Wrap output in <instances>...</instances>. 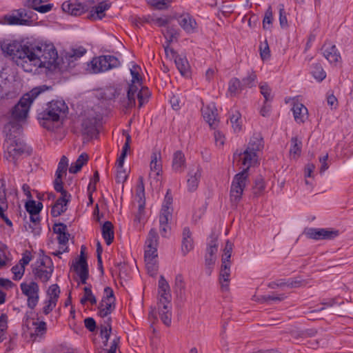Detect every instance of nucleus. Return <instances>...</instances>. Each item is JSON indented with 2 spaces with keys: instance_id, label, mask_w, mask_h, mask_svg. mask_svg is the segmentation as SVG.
<instances>
[{
  "instance_id": "obj_1",
  "label": "nucleus",
  "mask_w": 353,
  "mask_h": 353,
  "mask_svg": "<svg viewBox=\"0 0 353 353\" xmlns=\"http://www.w3.org/2000/svg\"><path fill=\"white\" fill-rule=\"evenodd\" d=\"M1 50L4 53L26 63H32L40 68H46L50 70L59 68L57 50L52 43L40 41H12L8 43H1Z\"/></svg>"
},
{
  "instance_id": "obj_2",
  "label": "nucleus",
  "mask_w": 353,
  "mask_h": 353,
  "mask_svg": "<svg viewBox=\"0 0 353 353\" xmlns=\"http://www.w3.org/2000/svg\"><path fill=\"white\" fill-rule=\"evenodd\" d=\"M239 155L242 164L245 167L243 170L234 176L232 181L230 196L232 205L236 206L242 198L243 191L248 181L249 170L250 167L255 165L258 162V155L254 152H250L247 150Z\"/></svg>"
},
{
  "instance_id": "obj_3",
  "label": "nucleus",
  "mask_w": 353,
  "mask_h": 353,
  "mask_svg": "<svg viewBox=\"0 0 353 353\" xmlns=\"http://www.w3.org/2000/svg\"><path fill=\"white\" fill-rule=\"evenodd\" d=\"M68 107L63 100H52L47 103L45 110L38 112L37 119L41 126L47 130L53 128V122L66 117Z\"/></svg>"
},
{
  "instance_id": "obj_4",
  "label": "nucleus",
  "mask_w": 353,
  "mask_h": 353,
  "mask_svg": "<svg viewBox=\"0 0 353 353\" xmlns=\"http://www.w3.org/2000/svg\"><path fill=\"white\" fill-rule=\"evenodd\" d=\"M49 88L45 85L34 88L29 92L24 94L19 102L12 108L11 116L12 119L23 121L28 117L31 104L43 92Z\"/></svg>"
},
{
  "instance_id": "obj_5",
  "label": "nucleus",
  "mask_w": 353,
  "mask_h": 353,
  "mask_svg": "<svg viewBox=\"0 0 353 353\" xmlns=\"http://www.w3.org/2000/svg\"><path fill=\"white\" fill-rule=\"evenodd\" d=\"M91 64L94 72L97 73L117 68L121 65V63L114 56L103 55L93 58Z\"/></svg>"
},
{
  "instance_id": "obj_6",
  "label": "nucleus",
  "mask_w": 353,
  "mask_h": 353,
  "mask_svg": "<svg viewBox=\"0 0 353 353\" xmlns=\"http://www.w3.org/2000/svg\"><path fill=\"white\" fill-rule=\"evenodd\" d=\"M22 294L27 296V306L31 310H34L37 305L39 300V286L35 281H31L29 283L26 282L20 284Z\"/></svg>"
},
{
  "instance_id": "obj_7",
  "label": "nucleus",
  "mask_w": 353,
  "mask_h": 353,
  "mask_svg": "<svg viewBox=\"0 0 353 353\" xmlns=\"http://www.w3.org/2000/svg\"><path fill=\"white\" fill-rule=\"evenodd\" d=\"M159 234L155 228L149 231L145 242L144 250L145 261H154L158 256L157 248L159 245Z\"/></svg>"
},
{
  "instance_id": "obj_8",
  "label": "nucleus",
  "mask_w": 353,
  "mask_h": 353,
  "mask_svg": "<svg viewBox=\"0 0 353 353\" xmlns=\"http://www.w3.org/2000/svg\"><path fill=\"white\" fill-rule=\"evenodd\" d=\"M33 12L24 8L16 10L10 15L5 16V20L9 25L28 26L32 21Z\"/></svg>"
},
{
  "instance_id": "obj_9",
  "label": "nucleus",
  "mask_w": 353,
  "mask_h": 353,
  "mask_svg": "<svg viewBox=\"0 0 353 353\" xmlns=\"http://www.w3.org/2000/svg\"><path fill=\"white\" fill-rule=\"evenodd\" d=\"M85 245H82L79 259L72 264L73 270L78 274L82 284H86L89 277L88 265L87 258L85 256Z\"/></svg>"
},
{
  "instance_id": "obj_10",
  "label": "nucleus",
  "mask_w": 353,
  "mask_h": 353,
  "mask_svg": "<svg viewBox=\"0 0 353 353\" xmlns=\"http://www.w3.org/2000/svg\"><path fill=\"white\" fill-rule=\"evenodd\" d=\"M305 235L315 240H332L339 235V231L332 228H310L305 230Z\"/></svg>"
},
{
  "instance_id": "obj_11",
  "label": "nucleus",
  "mask_w": 353,
  "mask_h": 353,
  "mask_svg": "<svg viewBox=\"0 0 353 353\" xmlns=\"http://www.w3.org/2000/svg\"><path fill=\"white\" fill-rule=\"evenodd\" d=\"M6 143L8 144L7 146L8 156L6 159L12 158V160L15 163L18 158L26 152V145L20 138L8 140V142Z\"/></svg>"
},
{
  "instance_id": "obj_12",
  "label": "nucleus",
  "mask_w": 353,
  "mask_h": 353,
  "mask_svg": "<svg viewBox=\"0 0 353 353\" xmlns=\"http://www.w3.org/2000/svg\"><path fill=\"white\" fill-rule=\"evenodd\" d=\"M61 8L63 12L72 16H80L87 12L88 6L77 0H69L63 3Z\"/></svg>"
},
{
  "instance_id": "obj_13",
  "label": "nucleus",
  "mask_w": 353,
  "mask_h": 353,
  "mask_svg": "<svg viewBox=\"0 0 353 353\" xmlns=\"http://www.w3.org/2000/svg\"><path fill=\"white\" fill-rule=\"evenodd\" d=\"M19 121L13 119L4 125L3 132L6 133V142H8V140L19 138V136L22 132V125Z\"/></svg>"
},
{
  "instance_id": "obj_14",
  "label": "nucleus",
  "mask_w": 353,
  "mask_h": 353,
  "mask_svg": "<svg viewBox=\"0 0 353 353\" xmlns=\"http://www.w3.org/2000/svg\"><path fill=\"white\" fill-rule=\"evenodd\" d=\"M201 112L204 120L209 124L211 128L215 129L218 126L217 110L214 104L204 106L201 108Z\"/></svg>"
},
{
  "instance_id": "obj_15",
  "label": "nucleus",
  "mask_w": 353,
  "mask_h": 353,
  "mask_svg": "<svg viewBox=\"0 0 353 353\" xmlns=\"http://www.w3.org/2000/svg\"><path fill=\"white\" fill-rule=\"evenodd\" d=\"M218 247L219 243L217 238L211 235L205 251V263H208V265L215 264Z\"/></svg>"
},
{
  "instance_id": "obj_16",
  "label": "nucleus",
  "mask_w": 353,
  "mask_h": 353,
  "mask_svg": "<svg viewBox=\"0 0 353 353\" xmlns=\"http://www.w3.org/2000/svg\"><path fill=\"white\" fill-rule=\"evenodd\" d=\"M158 292L160 296L158 303H165L168 304L171 302L172 296L170 285L163 275L160 276L159 280Z\"/></svg>"
},
{
  "instance_id": "obj_17",
  "label": "nucleus",
  "mask_w": 353,
  "mask_h": 353,
  "mask_svg": "<svg viewBox=\"0 0 353 353\" xmlns=\"http://www.w3.org/2000/svg\"><path fill=\"white\" fill-rule=\"evenodd\" d=\"M110 8V3L105 1L99 2L96 6L92 8L88 15V19L93 21L101 20L105 16V12Z\"/></svg>"
},
{
  "instance_id": "obj_18",
  "label": "nucleus",
  "mask_w": 353,
  "mask_h": 353,
  "mask_svg": "<svg viewBox=\"0 0 353 353\" xmlns=\"http://www.w3.org/2000/svg\"><path fill=\"white\" fill-rule=\"evenodd\" d=\"M8 205L7 201L5 184L1 183L0 184V218L10 227L12 225V221L4 214V212L8 209Z\"/></svg>"
},
{
  "instance_id": "obj_19",
  "label": "nucleus",
  "mask_w": 353,
  "mask_h": 353,
  "mask_svg": "<svg viewBox=\"0 0 353 353\" xmlns=\"http://www.w3.org/2000/svg\"><path fill=\"white\" fill-rule=\"evenodd\" d=\"M162 34L166 39L165 44L163 45L166 57L168 56L169 46L174 41H177L179 36V30L172 26H166L162 30Z\"/></svg>"
},
{
  "instance_id": "obj_20",
  "label": "nucleus",
  "mask_w": 353,
  "mask_h": 353,
  "mask_svg": "<svg viewBox=\"0 0 353 353\" xmlns=\"http://www.w3.org/2000/svg\"><path fill=\"white\" fill-rule=\"evenodd\" d=\"M231 263H222L221 265L219 281L222 291L229 290Z\"/></svg>"
},
{
  "instance_id": "obj_21",
  "label": "nucleus",
  "mask_w": 353,
  "mask_h": 353,
  "mask_svg": "<svg viewBox=\"0 0 353 353\" xmlns=\"http://www.w3.org/2000/svg\"><path fill=\"white\" fill-rule=\"evenodd\" d=\"M194 248V241L189 227H185L182 233L181 251L185 256Z\"/></svg>"
},
{
  "instance_id": "obj_22",
  "label": "nucleus",
  "mask_w": 353,
  "mask_h": 353,
  "mask_svg": "<svg viewBox=\"0 0 353 353\" xmlns=\"http://www.w3.org/2000/svg\"><path fill=\"white\" fill-rule=\"evenodd\" d=\"M82 133L92 138L94 136L98 134L99 131L97 128V119L96 118H86L83 119L82 123Z\"/></svg>"
},
{
  "instance_id": "obj_23",
  "label": "nucleus",
  "mask_w": 353,
  "mask_h": 353,
  "mask_svg": "<svg viewBox=\"0 0 353 353\" xmlns=\"http://www.w3.org/2000/svg\"><path fill=\"white\" fill-rule=\"evenodd\" d=\"M178 21L181 27L188 33L193 32L196 28V21L188 13L181 14Z\"/></svg>"
},
{
  "instance_id": "obj_24",
  "label": "nucleus",
  "mask_w": 353,
  "mask_h": 353,
  "mask_svg": "<svg viewBox=\"0 0 353 353\" xmlns=\"http://www.w3.org/2000/svg\"><path fill=\"white\" fill-rule=\"evenodd\" d=\"M294 120L298 123H303L307 119V109L302 103H294L292 108Z\"/></svg>"
},
{
  "instance_id": "obj_25",
  "label": "nucleus",
  "mask_w": 353,
  "mask_h": 353,
  "mask_svg": "<svg viewBox=\"0 0 353 353\" xmlns=\"http://www.w3.org/2000/svg\"><path fill=\"white\" fill-rule=\"evenodd\" d=\"M54 272V267L48 268V269L41 267L32 268V273L35 280H39L43 283H47L51 278Z\"/></svg>"
},
{
  "instance_id": "obj_26",
  "label": "nucleus",
  "mask_w": 353,
  "mask_h": 353,
  "mask_svg": "<svg viewBox=\"0 0 353 353\" xmlns=\"http://www.w3.org/2000/svg\"><path fill=\"white\" fill-rule=\"evenodd\" d=\"M159 314L162 322L166 325L170 326L172 322L171 302L170 303H158Z\"/></svg>"
},
{
  "instance_id": "obj_27",
  "label": "nucleus",
  "mask_w": 353,
  "mask_h": 353,
  "mask_svg": "<svg viewBox=\"0 0 353 353\" xmlns=\"http://www.w3.org/2000/svg\"><path fill=\"white\" fill-rule=\"evenodd\" d=\"M189 178L188 179V189L190 192H193L196 190L199 180L201 176V169L197 166L196 170H192L188 173Z\"/></svg>"
},
{
  "instance_id": "obj_28",
  "label": "nucleus",
  "mask_w": 353,
  "mask_h": 353,
  "mask_svg": "<svg viewBox=\"0 0 353 353\" xmlns=\"http://www.w3.org/2000/svg\"><path fill=\"white\" fill-rule=\"evenodd\" d=\"M174 63L182 76L188 77L190 75V66L185 56L180 54L176 57Z\"/></svg>"
},
{
  "instance_id": "obj_29",
  "label": "nucleus",
  "mask_w": 353,
  "mask_h": 353,
  "mask_svg": "<svg viewBox=\"0 0 353 353\" xmlns=\"http://www.w3.org/2000/svg\"><path fill=\"white\" fill-rule=\"evenodd\" d=\"M172 169L176 172H182L185 167V158L181 150L176 151L173 154Z\"/></svg>"
},
{
  "instance_id": "obj_30",
  "label": "nucleus",
  "mask_w": 353,
  "mask_h": 353,
  "mask_svg": "<svg viewBox=\"0 0 353 353\" xmlns=\"http://www.w3.org/2000/svg\"><path fill=\"white\" fill-rule=\"evenodd\" d=\"M101 232L106 244L110 245L114 239V226L112 222L105 221L101 227Z\"/></svg>"
},
{
  "instance_id": "obj_31",
  "label": "nucleus",
  "mask_w": 353,
  "mask_h": 353,
  "mask_svg": "<svg viewBox=\"0 0 353 353\" xmlns=\"http://www.w3.org/2000/svg\"><path fill=\"white\" fill-rule=\"evenodd\" d=\"M263 139L259 134H254L251 138L248 144V147L245 150L250 152H254L257 154V152L261 150L263 148Z\"/></svg>"
},
{
  "instance_id": "obj_32",
  "label": "nucleus",
  "mask_w": 353,
  "mask_h": 353,
  "mask_svg": "<svg viewBox=\"0 0 353 353\" xmlns=\"http://www.w3.org/2000/svg\"><path fill=\"white\" fill-rule=\"evenodd\" d=\"M323 56L330 63H336L341 59V55L335 45H332L323 50Z\"/></svg>"
},
{
  "instance_id": "obj_33",
  "label": "nucleus",
  "mask_w": 353,
  "mask_h": 353,
  "mask_svg": "<svg viewBox=\"0 0 353 353\" xmlns=\"http://www.w3.org/2000/svg\"><path fill=\"white\" fill-rule=\"evenodd\" d=\"M265 182L261 175L256 177L252 185V194L254 197L258 198L263 194L265 190Z\"/></svg>"
},
{
  "instance_id": "obj_34",
  "label": "nucleus",
  "mask_w": 353,
  "mask_h": 353,
  "mask_svg": "<svg viewBox=\"0 0 353 353\" xmlns=\"http://www.w3.org/2000/svg\"><path fill=\"white\" fill-rule=\"evenodd\" d=\"M43 2H35L33 3L32 1L26 0L25 6L37 11L39 13H47L52 10L54 7L53 3H48L46 5H40Z\"/></svg>"
},
{
  "instance_id": "obj_35",
  "label": "nucleus",
  "mask_w": 353,
  "mask_h": 353,
  "mask_svg": "<svg viewBox=\"0 0 353 353\" xmlns=\"http://www.w3.org/2000/svg\"><path fill=\"white\" fill-rule=\"evenodd\" d=\"M68 166V160L65 156H63L59 162L58 167L55 173V179L54 182H63L62 177L66 174L67 168Z\"/></svg>"
},
{
  "instance_id": "obj_36",
  "label": "nucleus",
  "mask_w": 353,
  "mask_h": 353,
  "mask_svg": "<svg viewBox=\"0 0 353 353\" xmlns=\"http://www.w3.org/2000/svg\"><path fill=\"white\" fill-rule=\"evenodd\" d=\"M86 53V49L82 46L72 49L70 52H68L65 56V59L68 63V65L74 62L76 60L83 56Z\"/></svg>"
},
{
  "instance_id": "obj_37",
  "label": "nucleus",
  "mask_w": 353,
  "mask_h": 353,
  "mask_svg": "<svg viewBox=\"0 0 353 353\" xmlns=\"http://www.w3.org/2000/svg\"><path fill=\"white\" fill-rule=\"evenodd\" d=\"M88 155L86 153H82L79 156L75 162L72 163L69 168L70 173L76 174L79 172L82 167L87 163Z\"/></svg>"
},
{
  "instance_id": "obj_38",
  "label": "nucleus",
  "mask_w": 353,
  "mask_h": 353,
  "mask_svg": "<svg viewBox=\"0 0 353 353\" xmlns=\"http://www.w3.org/2000/svg\"><path fill=\"white\" fill-rule=\"evenodd\" d=\"M67 201L61 200L59 197L54 204L52 206L50 214L53 217H57L61 215L67 210Z\"/></svg>"
},
{
  "instance_id": "obj_39",
  "label": "nucleus",
  "mask_w": 353,
  "mask_h": 353,
  "mask_svg": "<svg viewBox=\"0 0 353 353\" xmlns=\"http://www.w3.org/2000/svg\"><path fill=\"white\" fill-rule=\"evenodd\" d=\"M161 155L160 152H152L151 155L150 170L156 172V176H159L162 172V165L161 163Z\"/></svg>"
},
{
  "instance_id": "obj_40",
  "label": "nucleus",
  "mask_w": 353,
  "mask_h": 353,
  "mask_svg": "<svg viewBox=\"0 0 353 353\" xmlns=\"http://www.w3.org/2000/svg\"><path fill=\"white\" fill-rule=\"evenodd\" d=\"M138 87L134 84V83H132L129 85L128 92H127V98L128 103L125 106V108H132L136 105V94L138 93Z\"/></svg>"
},
{
  "instance_id": "obj_41",
  "label": "nucleus",
  "mask_w": 353,
  "mask_h": 353,
  "mask_svg": "<svg viewBox=\"0 0 353 353\" xmlns=\"http://www.w3.org/2000/svg\"><path fill=\"white\" fill-rule=\"evenodd\" d=\"M115 309V303H103L101 301L98 306V314L101 318L107 317Z\"/></svg>"
},
{
  "instance_id": "obj_42",
  "label": "nucleus",
  "mask_w": 353,
  "mask_h": 353,
  "mask_svg": "<svg viewBox=\"0 0 353 353\" xmlns=\"http://www.w3.org/2000/svg\"><path fill=\"white\" fill-rule=\"evenodd\" d=\"M30 221L31 223L28 224V228L31 230V232L34 234V235H39L41 233V226H40V216L39 214H35L34 215H30Z\"/></svg>"
},
{
  "instance_id": "obj_43",
  "label": "nucleus",
  "mask_w": 353,
  "mask_h": 353,
  "mask_svg": "<svg viewBox=\"0 0 353 353\" xmlns=\"http://www.w3.org/2000/svg\"><path fill=\"white\" fill-rule=\"evenodd\" d=\"M112 332V318L108 317L100 326V336L102 339L109 340Z\"/></svg>"
},
{
  "instance_id": "obj_44",
  "label": "nucleus",
  "mask_w": 353,
  "mask_h": 353,
  "mask_svg": "<svg viewBox=\"0 0 353 353\" xmlns=\"http://www.w3.org/2000/svg\"><path fill=\"white\" fill-rule=\"evenodd\" d=\"M241 81L236 78H232L228 83V92L231 96H236L239 92L243 90Z\"/></svg>"
},
{
  "instance_id": "obj_45",
  "label": "nucleus",
  "mask_w": 353,
  "mask_h": 353,
  "mask_svg": "<svg viewBox=\"0 0 353 353\" xmlns=\"http://www.w3.org/2000/svg\"><path fill=\"white\" fill-rule=\"evenodd\" d=\"M290 153L294 157H298L301 155L302 148V141L296 137H292L290 140Z\"/></svg>"
},
{
  "instance_id": "obj_46",
  "label": "nucleus",
  "mask_w": 353,
  "mask_h": 353,
  "mask_svg": "<svg viewBox=\"0 0 353 353\" xmlns=\"http://www.w3.org/2000/svg\"><path fill=\"white\" fill-rule=\"evenodd\" d=\"M25 208L30 215L39 214L43 208V204L41 202L37 203L34 200H30L26 203Z\"/></svg>"
},
{
  "instance_id": "obj_47",
  "label": "nucleus",
  "mask_w": 353,
  "mask_h": 353,
  "mask_svg": "<svg viewBox=\"0 0 353 353\" xmlns=\"http://www.w3.org/2000/svg\"><path fill=\"white\" fill-rule=\"evenodd\" d=\"M32 325L34 326V332L31 334V338L35 340L37 336H41L46 334L47 325L45 321L33 322Z\"/></svg>"
},
{
  "instance_id": "obj_48",
  "label": "nucleus",
  "mask_w": 353,
  "mask_h": 353,
  "mask_svg": "<svg viewBox=\"0 0 353 353\" xmlns=\"http://www.w3.org/2000/svg\"><path fill=\"white\" fill-rule=\"evenodd\" d=\"M150 94V92L147 87H142L141 88L137 94L139 108H141L145 103H148Z\"/></svg>"
},
{
  "instance_id": "obj_49",
  "label": "nucleus",
  "mask_w": 353,
  "mask_h": 353,
  "mask_svg": "<svg viewBox=\"0 0 353 353\" xmlns=\"http://www.w3.org/2000/svg\"><path fill=\"white\" fill-rule=\"evenodd\" d=\"M54 188L57 192L61 193L60 198L61 200L67 201V203H69L71 200V194L68 192L64 188H63V182H53Z\"/></svg>"
},
{
  "instance_id": "obj_50",
  "label": "nucleus",
  "mask_w": 353,
  "mask_h": 353,
  "mask_svg": "<svg viewBox=\"0 0 353 353\" xmlns=\"http://www.w3.org/2000/svg\"><path fill=\"white\" fill-rule=\"evenodd\" d=\"M61 290L59 286L57 284L51 285L47 290L48 299L52 300L57 303L59 298Z\"/></svg>"
},
{
  "instance_id": "obj_51",
  "label": "nucleus",
  "mask_w": 353,
  "mask_h": 353,
  "mask_svg": "<svg viewBox=\"0 0 353 353\" xmlns=\"http://www.w3.org/2000/svg\"><path fill=\"white\" fill-rule=\"evenodd\" d=\"M256 75L254 72L249 73L247 77L241 81L243 90L247 88H252L256 85Z\"/></svg>"
},
{
  "instance_id": "obj_52",
  "label": "nucleus",
  "mask_w": 353,
  "mask_h": 353,
  "mask_svg": "<svg viewBox=\"0 0 353 353\" xmlns=\"http://www.w3.org/2000/svg\"><path fill=\"white\" fill-rule=\"evenodd\" d=\"M233 249V243L228 240L223 249V254L221 259L222 263H231L230 258Z\"/></svg>"
},
{
  "instance_id": "obj_53",
  "label": "nucleus",
  "mask_w": 353,
  "mask_h": 353,
  "mask_svg": "<svg viewBox=\"0 0 353 353\" xmlns=\"http://www.w3.org/2000/svg\"><path fill=\"white\" fill-rule=\"evenodd\" d=\"M338 299L337 298H332V299H323L321 302V304L323 305L324 307H321L320 308H318V309H316V310H311L309 312V313L310 314H312V313H314V312H321V311H323L325 310V307H332L334 305H341L342 303H343V301H341V303H339L337 301Z\"/></svg>"
},
{
  "instance_id": "obj_54",
  "label": "nucleus",
  "mask_w": 353,
  "mask_h": 353,
  "mask_svg": "<svg viewBox=\"0 0 353 353\" xmlns=\"http://www.w3.org/2000/svg\"><path fill=\"white\" fill-rule=\"evenodd\" d=\"M313 77L319 81H322L326 77V73L319 63L313 66L312 71Z\"/></svg>"
},
{
  "instance_id": "obj_55",
  "label": "nucleus",
  "mask_w": 353,
  "mask_h": 353,
  "mask_svg": "<svg viewBox=\"0 0 353 353\" xmlns=\"http://www.w3.org/2000/svg\"><path fill=\"white\" fill-rule=\"evenodd\" d=\"M273 19H273L272 8L271 6H269L265 12V15H264V17L263 19V29H269L270 26H267V25L271 26L272 24Z\"/></svg>"
},
{
  "instance_id": "obj_56",
  "label": "nucleus",
  "mask_w": 353,
  "mask_h": 353,
  "mask_svg": "<svg viewBox=\"0 0 353 353\" xmlns=\"http://www.w3.org/2000/svg\"><path fill=\"white\" fill-rule=\"evenodd\" d=\"M136 196L139 199L138 203H141L143 199H145V186L143 183V177L141 176H140L138 179Z\"/></svg>"
},
{
  "instance_id": "obj_57",
  "label": "nucleus",
  "mask_w": 353,
  "mask_h": 353,
  "mask_svg": "<svg viewBox=\"0 0 353 353\" xmlns=\"http://www.w3.org/2000/svg\"><path fill=\"white\" fill-rule=\"evenodd\" d=\"M241 118V115L239 111H236L235 113L232 114L230 117L234 131H240L241 130V121H239Z\"/></svg>"
},
{
  "instance_id": "obj_58",
  "label": "nucleus",
  "mask_w": 353,
  "mask_h": 353,
  "mask_svg": "<svg viewBox=\"0 0 353 353\" xmlns=\"http://www.w3.org/2000/svg\"><path fill=\"white\" fill-rule=\"evenodd\" d=\"M284 294L281 295H263L258 298L257 301L261 303H269L270 301H281L284 299Z\"/></svg>"
},
{
  "instance_id": "obj_59",
  "label": "nucleus",
  "mask_w": 353,
  "mask_h": 353,
  "mask_svg": "<svg viewBox=\"0 0 353 353\" xmlns=\"http://www.w3.org/2000/svg\"><path fill=\"white\" fill-rule=\"evenodd\" d=\"M11 272L14 274L12 279L14 281H19L24 274L25 268L19 263L11 268Z\"/></svg>"
},
{
  "instance_id": "obj_60",
  "label": "nucleus",
  "mask_w": 353,
  "mask_h": 353,
  "mask_svg": "<svg viewBox=\"0 0 353 353\" xmlns=\"http://www.w3.org/2000/svg\"><path fill=\"white\" fill-rule=\"evenodd\" d=\"M172 2V0H151L150 3L157 10H165Z\"/></svg>"
},
{
  "instance_id": "obj_61",
  "label": "nucleus",
  "mask_w": 353,
  "mask_h": 353,
  "mask_svg": "<svg viewBox=\"0 0 353 353\" xmlns=\"http://www.w3.org/2000/svg\"><path fill=\"white\" fill-rule=\"evenodd\" d=\"M172 212L171 210H168V209H161L159 214V225L163 224H169V221L172 219Z\"/></svg>"
},
{
  "instance_id": "obj_62",
  "label": "nucleus",
  "mask_w": 353,
  "mask_h": 353,
  "mask_svg": "<svg viewBox=\"0 0 353 353\" xmlns=\"http://www.w3.org/2000/svg\"><path fill=\"white\" fill-rule=\"evenodd\" d=\"M116 299L113 290L110 287H105L104 289V295L101 301L103 303H115Z\"/></svg>"
},
{
  "instance_id": "obj_63",
  "label": "nucleus",
  "mask_w": 353,
  "mask_h": 353,
  "mask_svg": "<svg viewBox=\"0 0 353 353\" xmlns=\"http://www.w3.org/2000/svg\"><path fill=\"white\" fill-rule=\"evenodd\" d=\"M36 267H41L48 269L50 267H54L52 259L50 256H44V258H39L36 262Z\"/></svg>"
},
{
  "instance_id": "obj_64",
  "label": "nucleus",
  "mask_w": 353,
  "mask_h": 353,
  "mask_svg": "<svg viewBox=\"0 0 353 353\" xmlns=\"http://www.w3.org/2000/svg\"><path fill=\"white\" fill-rule=\"evenodd\" d=\"M174 288L176 292L182 293L185 288L183 277L181 274H177L175 277Z\"/></svg>"
}]
</instances>
